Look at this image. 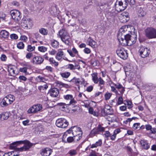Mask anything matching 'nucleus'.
<instances>
[{"label": "nucleus", "instance_id": "nucleus-15", "mask_svg": "<svg viewBox=\"0 0 156 156\" xmlns=\"http://www.w3.org/2000/svg\"><path fill=\"white\" fill-rule=\"evenodd\" d=\"M63 97L65 99L67 100H70L69 104H67L68 105H74L76 103V101L74 100L73 96L72 95L67 94L64 95Z\"/></svg>", "mask_w": 156, "mask_h": 156}, {"label": "nucleus", "instance_id": "nucleus-52", "mask_svg": "<svg viewBox=\"0 0 156 156\" xmlns=\"http://www.w3.org/2000/svg\"><path fill=\"white\" fill-rule=\"evenodd\" d=\"M27 68L26 67H24L23 68H21L20 69V71L21 72H23L25 73H27Z\"/></svg>", "mask_w": 156, "mask_h": 156}, {"label": "nucleus", "instance_id": "nucleus-58", "mask_svg": "<svg viewBox=\"0 0 156 156\" xmlns=\"http://www.w3.org/2000/svg\"><path fill=\"white\" fill-rule=\"evenodd\" d=\"M146 129L147 130H150L151 129L152 126L150 124H147L145 125Z\"/></svg>", "mask_w": 156, "mask_h": 156}, {"label": "nucleus", "instance_id": "nucleus-40", "mask_svg": "<svg viewBox=\"0 0 156 156\" xmlns=\"http://www.w3.org/2000/svg\"><path fill=\"white\" fill-rule=\"evenodd\" d=\"M38 50L42 52H44L47 51V48L43 46H39L38 48Z\"/></svg>", "mask_w": 156, "mask_h": 156}, {"label": "nucleus", "instance_id": "nucleus-16", "mask_svg": "<svg viewBox=\"0 0 156 156\" xmlns=\"http://www.w3.org/2000/svg\"><path fill=\"white\" fill-rule=\"evenodd\" d=\"M43 58L39 56H35L33 59L32 63L34 64L39 65L42 63L44 61Z\"/></svg>", "mask_w": 156, "mask_h": 156}, {"label": "nucleus", "instance_id": "nucleus-3", "mask_svg": "<svg viewBox=\"0 0 156 156\" xmlns=\"http://www.w3.org/2000/svg\"><path fill=\"white\" fill-rule=\"evenodd\" d=\"M128 2L130 5H133L135 3L134 0H118L115 3L116 8L119 6L120 7V11H122L127 7Z\"/></svg>", "mask_w": 156, "mask_h": 156}, {"label": "nucleus", "instance_id": "nucleus-12", "mask_svg": "<svg viewBox=\"0 0 156 156\" xmlns=\"http://www.w3.org/2000/svg\"><path fill=\"white\" fill-rule=\"evenodd\" d=\"M111 3V2H101L99 4V5L100 9H102L103 11L107 12L109 9L111 8L110 5Z\"/></svg>", "mask_w": 156, "mask_h": 156}, {"label": "nucleus", "instance_id": "nucleus-26", "mask_svg": "<svg viewBox=\"0 0 156 156\" xmlns=\"http://www.w3.org/2000/svg\"><path fill=\"white\" fill-rule=\"evenodd\" d=\"M12 66H9L8 68V71L11 76H14L16 74L15 73V70Z\"/></svg>", "mask_w": 156, "mask_h": 156}, {"label": "nucleus", "instance_id": "nucleus-20", "mask_svg": "<svg viewBox=\"0 0 156 156\" xmlns=\"http://www.w3.org/2000/svg\"><path fill=\"white\" fill-rule=\"evenodd\" d=\"M140 144L144 149L147 150L150 147V145L147 143V141L144 140H141Z\"/></svg>", "mask_w": 156, "mask_h": 156}, {"label": "nucleus", "instance_id": "nucleus-44", "mask_svg": "<svg viewBox=\"0 0 156 156\" xmlns=\"http://www.w3.org/2000/svg\"><path fill=\"white\" fill-rule=\"evenodd\" d=\"M58 105L60 106L61 108H65L67 107V104H66L65 103H60L58 104Z\"/></svg>", "mask_w": 156, "mask_h": 156}, {"label": "nucleus", "instance_id": "nucleus-24", "mask_svg": "<svg viewBox=\"0 0 156 156\" xmlns=\"http://www.w3.org/2000/svg\"><path fill=\"white\" fill-rule=\"evenodd\" d=\"M102 144V141L101 139H99L95 144H93L90 146V148H96L98 147L101 146Z\"/></svg>", "mask_w": 156, "mask_h": 156}, {"label": "nucleus", "instance_id": "nucleus-61", "mask_svg": "<svg viewBox=\"0 0 156 156\" xmlns=\"http://www.w3.org/2000/svg\"><path fill=\"white\" fill-rule=\"evenodd\" d=\"M33 55V53H32L28 52L27 54L26 57L28 59H30L32 56Z\"/></svg>", "mask_w": 156, "mask_h": 156}, {"label": "nucleus", "instance_id": "nucleus-55", "mask_svg": "<svg viewBox=\"0 0 156 156\" xmlns=\"http://www.w3.org/2000/svg\"><path fill=\"white\" fill-rule=\"evenodd\" d=\"M67 141L69 143H71L74 141L73 137L69 136L67 138Z\"/></svg>", "mask_w": 156, "mask_h": 156}, {"label": "nucleus", "instance_id": "nucleus-45", "mask_svg": "<svg viewBox=\"0 0 156 156\" xmlns=\"http://www.w3.org/2000/svg\"><path fill=\"white\" fill-rule=\"evenodd\" d=\"M10 38L12 39H17L18 38V36L14 34H12L10 35Z\"/></svg>", "mask_w": 156, "mask_h": 156}, {"label": "nucleus", "instance_id": "nucleus-49", "mask_svg": "<svg viewBox=\"0 0 156 156\" xmlns=\"http://www.w3.org/2000/svg\"><path fill=\"white\" fill-rule=\"evenodd\" d=\"M67 68L70 69L71 70L75 69L74 65L72 64H69L67 65Z\"/></svg>", "mask_w": 156, "mask_h": 156}, {"label": "nucleus", "instance_id": "nucleus-1", "mask_svg": "<svg viewBox=\"0 0 156 156\" xmlns=\"http://www.w3.org/2000/svg\"><path fill=\"white\" fill-rule=\"evenodd\" d=\"M120 30L118 33V39L121 44L123 46H131L134 44L137 39V35L135 34L130 35L129 34L123 35L122 32L124 30L120 32Z\"/></svg>", "mask_w": 156, "mask_h": 156}, {"label": "nucleus", "instance_id": "nucleus-36", "mask_svg": "<svg viewBox=\"0 0 156 156\" xmlns=\"http://www.w3.org/2000/svg\"><path fill=\"white\" fill-rule=\"evenodd\" d=\"M98 132L99 133V132H101L104 131L105 130V128L101 127L100 125H99L96 128Z\"/></svg>", "mask_w": 156, "mask_h": 156}, {"label": "nucleus", "instance_id": "nucleus-39", "mask_svg": "<svg viewBox=\"0 0 156 156\" xmlns=\"http://www.w3.org/2000/svg\"><path fill=\"white\" fill-rule=\"evenodd\" d=\"M35 49L34 46H32L31 45H28L27 47V50L28 51H33Z\"/></svg>", "mask_w": 156, "mask_h": 156}, {"label": "nucleus", "instance_id": "nucleus-63", "mask_svg": "<svg viewBox=\"0 0 156 156\" xmlns=\"http://www.w3.org/2000/svg\"><path fill=\"white\" fill-rule=\"evenodd\" d=\"M72 50L73 53L75 55H78V52L75 48H73L72 49Z\"/></svg>", "mask_w": 156, "mask_h": 156}, {"label": "nucleus", "instance_id": "nucleus-56", "mask_svg": "<svg viewBox=\"0 0 156 156\" xmlns=\"http://www.w3.org/2000/svg\"><path fill=\"white\" fill-rule=\"evenodd\" d=\"M7 58L6 55H2L0 58L1 60L2 61H5L6 59Z\"/></svg>", "mask_w": 156, "mask_h": 156}, {"label": "nucleus", "instance_id": "nucleus-41", "mask_svg": "<svg viewBox=\"0 0 156 156\" xmlns=\"http://www.w3.org/2000/svg\"><path fill=\"white\" fill-rule=\"evenodd\" d=\"M112 94L111 93H106L105 95V98L106 100L109 99L111 97Z\"/></svg>", "mask_w": 156, "mask_h": 156}, {"label": "nucleus", "instance_id": "nucleus-22", "mask_svg": "<svg viewBox=\"0 0 156 156\" xmlns=\"http://www.w3.org/2000/svg\"><path fill=\"white\" fill-rule=\"evenodd\" d=\"M72 128L73 134H76L77 132H78V133H80L81 134H83L82 130L80 127L77 126H74Z\"/></svg>", "mask_w": 156, "mask_h": 156}, {"label": "nucleus", "instance_id": "nucleus-59", "mask_svg": "<svg viewBox=\"0 0 156 156\" xmlns=\"http://www.w3.org/2000/svg\"><path fill=\"white\" fill-rule=\"evenodd\" d=\"M20 40L26 42L27 40V37L25 36H21L20 37Z\"/></svg>", "mask_w": 156, "mask_h": 156}, {"label": "nucleus", "instance_id": "nucleus-50", "mask_svg": "<svg viewBox=\"0 0 156 156\" xmlns=\"http://www.w3.org/2000/svg\"><path fill=\"white\" fill-rule=\"evenodd\" d=\"M104 135L107 140L108 139V138L111 135L109 132L108 131H105Z\"/></svg>", "mask_w": 156, "mask_h": 156}, {"label": "nucleus", "instance_id": "nucleus-8", "mask_svg": "<svg viewBox=\"0 0 156 156\" xmlns=\"http://www.w3.org/2000/svg\"><path fill=\"white\" fill-rule=\"evenodd\" d=\"M10 13L12 19L16 22H19L21 19L20 13L19 11L14 10H12Z\"/></svg>", "mask_w": 156, "mask_h": 156}, {"label": "nucleus", "instance_id": "nucleus-23", "mask_svg": "<svg viewBox=\"0 0 156 156\" xmlns=\"http://www.w3.org/2000/svg\"><path fill=\"white\" fill-rule=\"evenodd\" d=\"M48 87L47 83H45V84L43 85H41L38 87V89L41 92H44L47 89Z\"/></svg>", "mask_w": 156, "mask_h": 156}, {"label": "nucleus", "instance_id": "nucleus-9", "mask_svg": "<svg viewBox=\"0 0 156 156\" xmlns=\"http://www.w3.org/2000/svg\"><path fill=\"white\" fill-rule=\"evenodd\" d=\"M117 55L122 59H126L128 57L127 53L124 48L119 47L116 51Z\"/></svg>", "mask_w": 156, "mask_h": 156}, {"label": "nucleus", "instance_id": "nucleus-38", "mask_svg": "<svg viewBox=\"0 0 156 156\" xmlns=\"http://www.w3.org/2000/svg\"><path fill=\"white\" fill-rule=\"evenodd\" d=\"M123 102V99L122 97V96H121L119 97L118 98V101L117 102L116 104V105H120L122 104Z\"/></svg>", "mask_w": 156, "mask_h": 156}, {"label": "nucleus", "instance_id": "nucleus-27", "mask_svg": "<svg viewBox=\"0 0 156 156\" xmlns=\"http://www.w3.org/2000/svg\"><path fill=\"white\" fill-rule=\"evenodd\" d=\"M92 80L96 84L98 83V79L97 73H94L92 75Z\"/></svg>", "mask_w": 156, "mask_h": 156}, {"label": "nucleus", "instance_id": "nucleus-57", "mask_svg": "<svg viewBox=\"0 0 156 156\" xmlns=\"http://www.w3.org/2000/svg\"><path fill=\"white\" fill-rule=\"evenodd\" d=\"M126 102L127 103V105L129 106V108H131L133 106H132V103L131 101H126Z\"/></svg>", "mask_w": 156, "mask_h": 156}, {"label": "nucleus", "instance_id": "nucleus-7", "mask_svg": "<svg viewBox=\"0 0 156 156\" xmlns=\"http://www.w3.org/2000/svg\"><path fill=\"white\" fill-rule=\"evenodd\" d=\"M69 124L68 122L64 118L58 119L56 122V125L57 126L61 128H65L67 127Z\"/></svg>", "mask_w": 156, "mask_h": 156}, {"label": "nucleus", "instance_id": "nucleus-33", "mask_svg": "<svg viewBox=\"0 0 156 156\" xmlns=\"http://www.w3.org/2000/svg\"><path fill=\"white\" fill-rule=\"evenodd\" d=\"M97 134H98L97 130L96 129H94L91 130L90 134L89 136L90 137H92Z\"/></svg>", "mask_w": 156, "mask_h": 156}, {"label": "nucleus", "instance_id": "nucleus-54", "mask_svg": "<svg viewBox=\"0 0 156 156\" xmlns=\"http://www.w3.org/2000/svg\"><path fill=\"white\" fill-rule=\"evenodd\" d=\"M69 153L71 155H74L76 154V152L75 150H71L69 151Z\"/></svg>", "mask_w": 156, "mask_h": 156}, {"label": "nucleus", "instance_id": "nucleus-64", "mask_svg": "<svg viewBox=\"0 0 156 156\" xmlns=\"http://www.w3.org/2000/svg\"><path fill=\"white\" fill-rule=\"evenodd\" d=\"M29 120H27L23 122V124L24 126L28 125V123L29 122Z\"/></svg>", "mask_w": 156, "mask_h": 156}, {"label": "nucleus", "instance_id": "nucleus-29", "mask_svg": "<svg viewBox=\"0 0 156 156\" xmlns=\"http://www.w3.org/2000/svg\"><path fill=\"white\" fill-rule=\"evenodd\" d=\"M74 135L73 136L74 141L75 142L78 141L80 140V138L82 137V134H79L78 136H77L76 134H73Z\"/></svg>", "mask_w": 156, "mask_h": 156}, {"label": "nucleus", "instance_id": "nucleus-18", "mask_svg": "<svg viewBox=\"0 0 156 156\" xmlns=\"http://www.w3.org/2000/svg\"><path fill=\"white\" fill-rule=\"evenodd\" d=\"M49 93L51 96L53 97H57L59 94L58 89L56 88L52 89L49 91Z\"/></svg>", "mask_w": 156, "mask_h": 156}, {"label": "nucleus", "instance_id": "nucleus-31", "mask_svg": "<svg viewBox=\"0 0 156 156\" xmlns=\"http://www.w3.org/2000/svg\"><path fill=\"white\" fill-rule=\"evenodd\" d=\"M51 45L54 48H57L58 47L59 44L58 41L53 40L51 41Z\"/></svg>", "mask_w": 156, "mask_h": 156}, {"label": "nucleus", "instance_id": "nucleus-60", "mask_svg": "<svg viewBox=\"0 0 156 156\" xmlns=\"http://www.w3.org/2000/svg\"><path fill=\"white\" fill-rule=\"evenodd\" d=\"M140 124L139 123H134L133 126V128L134 129H136L140 125Z\"/></svg>", "mask_w": 156, "mask_h": 156}, {"label": "nucleus", "instance_id": "nucleus-30", "mask_svg": "<svg viewBox=\"0 0 156 156\" xmlns=\"http://www.w3.org/2000/svg\"><path fill=\"white\" fill-rule=\"evenodd\" d=\"M70 73L69 72L60 73V74L61 76L65 78H68L70 76Z\"/></svg>", "mask_w": 156, "mask_h": 156}, {"label": "nucleus", "instance_id": "nucleus-10", "mask_svg": "<svg viewBox=\"0 0 156 156\" xmlns=\"http://www.w3.org/2000/svg\"><path fill=\"white\" fill-rule=\"evenodd\" d=\"M138 52L141 57L144 58L148 56L150 53V51L149 49L143 46L140 48Z\"/></svg>", "mask_w": 156, "mask_h": 156}, {"label": "nucleus", "instance_id": "nucleus-47", "mask_svg": "<svg viewBox=\"0 0 156 156\" xmlns=\"http://www.w3.org/2000/svg\"><path fill=\"white\" fill-rule=\"evenodd\" d=\"M118 90L120 92L122 96L125 91V88L123 87H121Z\"/></svg>", "mask_w": 156, "mask_h": 156}, {"label": "nucleus", "instance_id": "nucleus-25", "mask_svg": "<svg viewBox=\"0 0 156 156\" xmlns=\"http://www.w3.org/2000/svg\"><path fill=\"white\" fill-rule=\"evenodd\" d=\"M87 43L88 45L90 46L92 48L95 47L96 42L94 41L91 37H89L87 39Z\"/></svg>", "mask_w": 156, "mask_h": 156}, {"label": "nucleus", "instance_id": "nucleus-28", "mask_svg": "<svg viewBox=\"0 0 156 156\" xmlns=\"http://www.w3.org/2000/svg\"><path fill=\"white\" fill-rule=\"evenodd\" d=\"M138 15L140 17H143L146 15V12L141 7L138 11Z\"/></svg>", "mask_w": 156, "mask_h": 156}, {"label": "nucleus", "instance_id": "nucleus-17", "mask_svg": "<svg viewBox=\"0 0 156 156\" xmlns=\"http://www.w3.org/2000/svg\"><path fill=\"white\" fill-rule=\"evenodd\" d=\"M50 12L51 15L54 17L58 16L59 11L58 10L55 6H52L50 9Z\"/></svg>", "mask_w": 156, "mask_h": 156}, {"label": "nucleus", "instance_id": "nucleus-4", "mask_svg": "<svg viewBox=\"0 0 156 156\" xmlns=\"http://www.w3.org/2000/svg\"><path fill=\"white\" fill-rule=\"evenodd\" d=\"M58 34L62 41L66 44L68 45L71 40L70 37L65 29H62L60 30Z\"/></svg>", "mask_w": 156, "mask_h": 156}, {"label": "nucleus", "instance_id": "nucleus-48", "mask_svg": "<svg viewBox=\"0 0 156 156\" xmlns=\"http://www.w3.org/2000/svg\"><path fill=\"white\" fill-rule=\"evenodd\" d=\"M6 15L3 12L0 13V18L2 19L3 20H5L6 18Z\"/></svg>", "mask_w": 156, "mask_h": 156}, {"label": "nucleus", "instance_id": "nucleus-43", "mask_svg": "<svg viewBox=\"0 0 156 156\" xmlns=\"http://www.w3.org/2000/svg\"><path fill=\"white\" fill-rule=\"evenodd\" d=\"M72 14L73 16L75 18H77L79 16L80 13L77 11H74L73 12Z\"/></svg>", "mask_w": 156, "mask_h": 156}, {"label": "nucleus", "instance_id": "nucleus-19", "mask_svg": "<svg viewBox=\"0 0 156 156\" xmlns=\"http://www.w3.org/2000/svg\"><path fill=\"white\" fill-rule=\"evenodd\" d=\"M11 114L9 112H5L0 114V119L2 120L7 119L11 115Z\"/></svg>", "mask_w": 156, "mask_h": 156}, {"label": "nucleus", "instance_id": "nucleus-34", "mask_svg": "<svg viewBox=\"0 0 156 156\" xmlns=\"http://www.w3.org/2000/svg\"><path fill=\"white\" fill-rule=\"evenodd\" d=\"M70 82L74 83L76 84H79L80 83V78H77L74 77L71 80Z\"/></svg>", "mask_w": 156, "mask_h": 156}, {"label": "nucleus", "instance_id": "nucleus-46", "mask_svg": "<svg viewBox=\"0 0 156 156\" xmlns=\"http://www.w3.org/2000/svg\"><path fill=\"white\" fill-rule=\"evenodd\" d=\"M113 85L118 90L121 87H122L123 86L120 83H117L116 84L113 83Z\"/></svg>", "mask_w": 156, "mask_h": 156}, {"label": "nucleus", "instance_id": "nucleus-35", "mask_svg": "<svg viewBox=\"0 0 156 156\" xmlns=\"http://www.w3.org/2000/svg\"><path fill=\"white\" fill-rule=\"evenodd\" d=\"M49 62L50 63L54 64L55 66H57L58 65V62H56L53 58H50L49 59Z\"/></svg>", "mask_w": 156, "mask_h": 156}, {"label": "nucleus", "instance_id": "nucleus-37", "mask_svg": "<svg viewBox=\"0 0 156 156\" xmlns=\"http://www.w3.org/2000/svg\"><path fill=\"white\" fill-rule=\"evenodd\" d=\"M17 47L20 49H23L24 47V44L22 42H20L17 44Z\"/></svg>", "mask_w": 156, "mask_h": 156}, {"label": "nucleus", "instance_id": "nucleus-62", "mask_svg": "<svg viewBox=\"0 0 156 156\" xmlns=\"http://www.w3.org/2000/svg\"><path fill=\"white\" fill-rule=\"evenodd\" d=\"M67 52L72 57H74L75 56V55L73 53L72 51L71 50H68Z\"/></svg>", "mask_w": 156, "mask_h": 156}, {"label": "nucleus", "instance_id": "nucleus-21", "mask_svg": "<svg viewBox=\"0 0 156 156\" xmlns=\"http://www.w3.org/2000/svg\"><path fill=\"white\" fill-rule=\"evenodd\" d=\"M9 34V33L5 30H2L0 32V37L2 38H8Z\"/></svg>", "mask_w": 156, "mask_h": 156}, {"label": "nucleus", "instance_id": "nucleus-53", "mask_svg": "<svg viewBox=\"0 0 156 156\" xmlns=\"http://www.w3.org/2000/svg\"><path fill=\"white\" fill-rule=\"evenodd\" d=\"M93 88V86H89L87 88L86 90L89 92L91 91Z\"/></svg>", "mask_w": 156, "mask_h": 156}, {"label": "nucleus", "instance_id": "nucleus-51", "mask_svg": "<svg viewBox=\"0 0 156 156\" xmlns=\"http://www.w3.org/2000/svg\"><path fill=\"white\" fill-rule=\"evenodd\" d=\"M111 91H112L115 93L116 94H119L118 91L116 90L115 87H114L111 86Z\"/></svg>", "mask_w": 156, "mask_h": 156}, {"label": "nucleus", "instance_id": "nucleus-13", "mask_svg": "<svg viewBox=\"0 0 156 156\" xmlns=\"http://www.w3.org/2000/svg\"><path fill=\"white\" fill-rule=\"evenodd\" d=\"M111 107L108 105H105L103 109L101 110V115L104 116L106 114H112Z\"/></svg>", "mask_w": 156, "mask_h": 156}, {"label": "nucleus", "instance_id": "nucleus-11", "mask_svg": "<svg viewBox=\"0 0 156 156\" xmlns=\"http://www.w3.org/2000/svg\"><path fill=\"white\" fill-rule=\"evenodd\" d=\"M42 108V105L40 104H38L34 105L29 108L27 112L28 113H35L41 110Z\"/></svg>", "mask_w": 156, "mask_h": 156}, {"label": "nucleus", "instance_id": "nucleus-6", "mask_svg": "<svg viewBox=\"0 0 156 156\" xmlns=\"http://www.w3.org/2000/svg\"><path fill=\"white\" fill-rule=\"evenodd\" d=\"M145 35L148 39L156 38V29L152 27H147L144 31Z\"/></svg>", "mask_w": 156, "mask_h": 156}, {"label": "nucleus", "instance_id": "nucleus-42", "mask_svg": "<svg viewBox=\"0 0 156 156\" xmlns=\"http://www.w3.org/2000/svg\"><path fill=\"white\" fill-rule=\"evenodd\" d=\"M98 85H105V82L101 77L98 79Z\"/></svg>", "mask_w": 156, "mask_h": 156}, {"label": "nucleus", "instance_id": "nucleus-32", "mask_svg": "<svg viewBox=\"0 0 156 156\" xmlns=\"http://www.w3.org/2000/svg\"><path fill=\"white\" fill-rule=\"evenodd\" d=\"M39 32L41 34L44 35H46L48 34V31L47 30L42 28L39 29Z\"/></svg>", "mask_w": 156, "mask_h": 156}, {"label": "nucleus", "instance_id": "nucleus-14", "mask_svg": "<svg viewBox=\"0 0 156 156\" xmlns=\"http://www.w3.org/2000/svg\"><path fill=\"white\" fill-rule=\"evenodd\" d=\"M52 149L46 147L42 149L40 151V154L42 156H49L52 152Z\"/></svg>", "mask_w": 156, "mask_h": 156}, {"label": "nucleus", "instance_id": "nucleus-2", "mask_svg": "<svg viewBox=\"0 0 156 156\" xmlns=\"http://www.w3.org/2000/svg\"><path fill=\"white\" fill-rule=\"evenodd\" d=\"M24 143V146L20 148H17L18 151H26L29 149L32 146L33 144L30 142L29 141L27 140L24 141H16L12 143L10 145V147H12L13 149H15V147L17 145Z\"/></svg>", "mask_w": 156, "mask_h": 156}, {"label": "nucleus", "instance_id": "nucleus-5", "mask_svg": "<svg viewBox=\"0 0 156 156\" xmlns=\"http://www.w3.org/2000/svg\"><path fill=\"white\" fill-rule=\"evenodd\" d=\"M15 100V97L13 95H7L2 99L1 102V105L2 107L7 106L12 104Z\"/></svg>", "mask_w": 156, "mask_h": 156}]
</instances>
